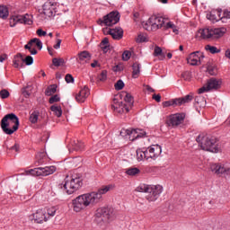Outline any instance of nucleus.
I'll use <instances>...</instances> for the list:
<instances>
[{"label": "nucleus", "mask_w": 230, "mask_h": 230, "mask_svg": "<svg viewBox=\"0 0 230 230\" xmlns=\"http://www.w3.org/2000/svg\"><path fill=\"white\" fill-rule=\"evenodd\" d=\"M111 190H114V185H103L97 191H93L85 194H82L73 199V209L75 213H80V211H84V209H87V208H94L96 204H100L102 200V196Z\"/></svg>", "instance_id": "obj_1"}, {"label": "nucleus", "mask_w": 230, "mask_h": 230, "mask_svg": "<svg viewBox=\"0 0 230 230\" xmlns=\"http://www.w3.org/2000/svg\"><path fill=\"white\" fill-rule=\"evenodd\" d=\"M197 143H199V146L202 150L206 152H212V154H218L220 151V147H218V139L215 137L205 136L204 134H200L196 138Z\"/></svg>", "instance_id": "obj_2"}, {"label": "nucleus", "mask_w": 230, "mask_h": 230, "mask_svg": "<svg viewBox=\"0 0 230 230\" xmlns=\"http://www.w3.org/2000/svg\"><path fill=\"white\" fill-rule=\"evenodd\" d=\"M1 128L7 136H12L13 132L19 130V117L15 113L5 115L1 120Z\"/></svg>", "instance_id": "obj_3"}, {"label": "nucleus", "mask_w": 230, "mask_h": 230, "mask_svg": "<svg viewBox=\"0 0 230 230\" xmlns=\"http://www.w3.org/2000/svg\"><path fill=\"white\" fill-rule=\"evenodd\" d=\"M137 191H140L141 193H146V199L148 202H155L159 199L161 193H163V186L156 185H140L137 188Z\"/></svg>", "instance_id": "obj_4"}, {"label": "nucleus", "mask_w": 230, "mask_h": 230, "mask_svg": "<svg viewBox=\"0 0 230 230\" xmlns=\"http://www.w3.org/2000/svg\"><path fill=\"white\" fill-rule=\"evenodd\" d=\"M227 31L226 28H217V29H199L196 34V39L199 40H208V39H220L224 37V34Z\"/></svg>", "instance_id": "obj_5"}, {"label": "nucleus", "mask_w": 230, "mask_h": 230, "mask_svg": "<svg viewBox=\"0 0 230 230\" xmlns=\"http://www.w3.org/2000/svg\"><path fill=\"white\" fill-rule=\"evenodd\" d=\"M84 182L80 177H72L66 176L65 178V183L59 184V188L64 189L67 195H73L75 191H78L82 188Z\"/></svg>", "instance_id": "obj_6"}, {"label": "nucleus", "mask_w": 230, "mask_h": 230, "mask_svg": "<svg viewBox=\"0 0 230 230\" xmlns=\"http://www.w3.org/2000/svg\"><path fill=\"white\" fill-rule=\"evenodd\" d=\"M57 172V167L46 166L31 169L25 172V175H32L33 177H48V175H53Z\"/></svg>", "instance_id": "obj_7"}, {"label": "nucleus", "mask_w": 230, "mask_h": 230, "mask_svg": "<svg viewBox=\"0 0 230 230\" xmlns=\"http://www.w3.org/2000/svg\"><path fill=\"white\" fill-rule=\"evenodd\" d=\"M166 25V19L162 16L153 15L151 16L147 22L144 25L145 30H148V26H151L153 31H157L160 28H164Z\"/></svg>", "instance_id": "obj_8"}, {"label": "nucleus", "mask_w": 230, "mask_h": 230, "mask_svg": "<svg viewBox=\"0 0 230 230\" xmlns=\"http://www.w3.org/2000/svg\"><path fill=\"white\" fill-rule=\"evenodd\" d=\"M222 85V81L215 77L208 80L207 84L198 90L199 94H203V93H208V91H217L220 89Z\"/></svg>", "instance_id": "obj_9"}, {"label": "nucleus", "mask_w": 230, "mask_h": 230, "mask_svg": "<svg viewBox=\"0 0 230 230\" xmlns=\"http://www.w3.org/2000/svg\"><path fill=\"white\" fill-rule=\"evenodd\" d=\"M15 24H33V21L31 20V15L25 14V15H14L11 18L10 26L13 28Z\"/></svg>", "instance_id": "obj_10"}, {"label": "nucleus", "mask_w": 230, "mask_h": 230, "mask_svg": "<svg viewBox=\"0 0 230 230\" xmlns=\"http://www.w3.org/2000/svg\"><path fill=\"white\" fill-rule=\"evenodd\" d=\"M184 118H186L184 113L172 114L168 118L167 125L168 127H172L175 128V127H179V125H181V123L184 122Z\"/></svg>", "instance_id": "obj_11"}, {"label": "nucleus", "mask_w": 230, "mask_h": 230, "mask_svg": "<svg viewBox=\"0 0 230 230\" xmlns=\"http://www.w3.org/2000/svg\"><path fill=\"white\" fill-rule=\"evenodd\" d=\"M29 218L30 220H33L35 224H42L43 222H48L49 217L46 216V209L39 208Z\"/></svg>", "instance_id": "obj_12"}, {"label": "nucleus", "mask_w": 230, "mask_h": 230, "mask_svg": "<svg viewBox=\"0 0 230 230\" xmlns=\"http://www.w3.org/2000/svg\"><path fill=\"white\" fill-rule=\"evenodd\" d=\"M119 22V13L118 11H112L104 16L105 26H114Z\"/></svg>", "instance_id": "obj_13"}, {"label": "nucleus", "mask_w": 230, "mask_h": 230, "mask_svg": "<svg viewBox=\"0 0 230 230\" xmlns=\"http://www.w3.org/2000/svg\"><path fill=\"white\" fill-rule=\"evenodd\" d=\"M204 58V54L200 51H195L190 54L187 58L188 64L190 66H199V64H202V60Z\"/></svg>", "instance_id": "obj_14"}, {"label": "nucleus", "mask_w": 230, "mask_h": 230, "mask_svg": "<svg viewBox=\"0 0 230 230\" xmlns=\"http://www.w3.org/2000/svg\"><path fill=\"white\" fill-rule=\"evenodd\" d=\"M210 170L217 175H230V168L221 164H213Z\"/></svg>", "instance_id": "obj_15"}, {"label": "nucleus", "mask_w": 230, "mask_h": 230, "mask_svg": "<svg viewBox=\"0 0 230 230\" xmlns=\"http://www.w3.org/2000/svg\"><path fill=\"white\" fill-rule=\"evenodd\" d=\"M112 212L109 209V208H100L96 210L95 217L96 218H101L102 222H107V220H111V217Z\"/></svg>", "instance_id": "obj_16"}, {"label": "nucleus", "mask_w": 230, "mask_h": 230, "mask_svg": "<svg viewBox=\"0 0 230 230\" xmlns=\"http://www.w3.org/2000/svg\"><path fill=\"white\" fill-rule=\"evenodd\" d=\"M92 58L91 53L87 50L81 51L77 54L76 62L77 64H89L90 60Z\"/></svg>", "instance_id": "obj_17"}, {"label": "nucleus", "mask_w": 230, "mask_h": 230, "mask_svg": "<svg viewBox=\"0 0 230 230\" xmlns=\"http://www.w3.org/2000/svg\"><path fill=\"white\" fill-rule=\"evenodd\" d=\"M207 19L208 21H212V22H218V21H222L224 17H222V9L212 10L208 14H207Z\"/></svg>", "instance_id": "obj_18"}, {"label": "nucleus", "mask_w": 230, "mask_h": 230, "mask_svg": "<svg viewBox=\"0 0 230 230\" xmlns=\"http://www.w3.org/2000/svg\"><path fill=\"white\" fill-rule=\"evenodd\" d=\"M106 33L107 35H111L114 40H121V39H123V29L120 27L109 29Z\"/></svg>", "instance_id": "obj_19"}, {"label": "nucleus", "mask_w": 230, "mask_h": 230, "mask_svg": "<svg viewBox=\"0 0 230 230\" xmlns=\"http://www.w3.org/2000/svg\"><path fill=\"white\" fill-rule=\"evenodd\" d=\"M90 94H91V93L89 92V87L84 86V89H82L78 93V94L75 95V100L79 103H84V102H85V100H87V98L89 97Z\"/></svg>", "instance_id": "obj_20"}, {"label": "nucleus", "mask_w": 230, "mask_h": 230, "mask_svg": "<svg viewBox=\"0 0 230 230\" xmlns=\"http://www.w3.org/2000/svg\"><path fill=\"white\" fill-rule=\"evenodd\" d=\"M148 148H149L150 157L154 161H155V159H157V157H159V155H161V153L163 152V149H162L161 146H159V145H153V146H149Z\"/></svg>", "instance_id": "obj_21"}, {"label": "nucleus", "mask_w": 230, "mask_h": 230, "mask_svg": "<svg viewBox=\"0 0 230 230\" xmlns=\"http://www.w3.org/2000/svg\"><path fill=\"white\" fill-rule=\"evenodd\" d=\"M43 13L46 17H53L55 15V4L51 2H46L43 5Z\"/></svg>", "instance_id": "obj_22"}, {"label": "nucleus", "mask_w": 230, "mask_h": 230, "mask_svg": "<svg viewBox=\"0 0 230 230\" xmlns=\"http://www.w3.org/2000/svg\"><path fill=\"white\" fill-rule=\"evenodd\" d=\"M13 66L16 69H19V67H24V57L22 56V54L18 53L13 57Z\"/></svg>", "instance_id": "obj_23"}, {"label": "nucleus", "mask_w": 230, "mask_h": 230, "mask_svg": "<svg viewBox=\"0 0 230 230\" xmlns=\"http://www.w3.org/2000/svg\"><path fill=\"white\" fill-rule=\"evenodd\" d=\"M123 103L126 106V112H130V109L134 107V97L130 93H126Z\"/></svg>", "instance_id": "obj_24"}, {"label": "nucleus", "mask_w": 230, "mask_h": 230, "mask_svg": "<svg viewBox=\"0 0 230 230\" xmlns=\"http://www.w3.org/2000/svg\"><path fill=\"white\" fill-rule=\"evenodd\" d=\"M84 148L85 145L84 144V142L80 140H74L72 143V149L70 150V152H82L84 150Z\"/></svg>", "instance_id": "obj_25"}, {"label": "nucleus", "mask_w": 230, "mask_h": 230, "mask_svg": "<svg viewBox=\"0 0 230 230\" xmlns=\"http://www.w3.org/2000/svg\"><path fill=\"white\" fill-rule=\"evenodd\" d=\"M177 102H178V107H181V105H184L185 103H190V102L193 101V93L185 95L184 97L181 98H176Z\"/></svg>", "instance_id": "obj_26"}, {"label": "nucleus", "mask_w": 230, "mask_h": 230, "mask_svg": "<svg viewBox=\"0 0 230 230\" xmlns=\"http://www.w3.org/2000/svg\"><path fill=\"white\" fill-rule=\"evenodd\" d=\"M114 111L119 114H123V112H127V106L123 103V102L116 103L114 106Z\"/></svg>", "instance_id": "obj_27"}, {"label": "nucleus", "mask_w": 230, "mask_h": 230, "mask_svg": "<svg viewBox=\"0 0 230 230\" xmlns=\"http://www.w3.org/2000/svg\"><path fill=\"white\" fill-rule=\"evenodd\" d=\"M133 72H132V76L133 78H137L139 76V73H141V66L139 63H134L132 66Z\"/></svg>", "instance_id": "obj_28"}, {"label": "nucleus", "mask_w": 230, "mask_h": 230, "mask_svg": "<svg viewBox=\"0 0 230 230\" xmlns=\"http://www.w3.org/2000/svg\"><path fill=\"white\" fill-rule=\"evenodd\" d=\"M110 46L111 45H109V38H104L100 43V48L104 53H107L109 51Z\"/></svg>", "instance_id": "obj_29"}, {"label": "nucleus", "mask_w": 230, "mask_h": 230, "mask_svg": "<svg viewBox=\"0 0 230 230\" xmlns=\"http://www.w3.org/2000/svg\"><path fill=\"white\" fill-rule=\"evenodd\" d=\"M57 93V84H50L45 91L46 96H53Z\"/></svg>", "instance_id": "obj_30"}, {"label": "nucleus", "mask_w": 230, "mask_h": 230, "mask_svg": "<svg viewBox=\"0 0 230 230\" xmlns=\"http://www.w3.org/2000/svg\"><path fill=\"white\" fill-rule=\"evenodd\" d=\"M9 12L8 7L5 5H0V18L1 19H8Z\"/></svg>", "instance_id": "obj_31"}, {"label": "nucleus", "mask_w": 230, "mask_h": 230, "mask_svg": "<svg viewBox=\"0 0 230 230\" xmlns=\"http://www.w3.org/2000/svg\"><path fill=\"white\" fill-rule=\"evenodd\" d=\"M50 111H52V112H54V114L58 117L60 118V116H62V107L58 106V105H52L50 107Z\"/></svg>", "instance_id": "obj_32"}, {"label": "nucleus", "mask_w": 230, "mask_h": 230, "mask_svg": "<svg viewBox=\"0 0 230 230\" xmlns=\"http://www.w3.org/2000/svg\"><path fill=\"white\" fill-rule=\"evenodd\" d=\"M52 64L55 67H60V66H64L66 64V60L62 58H54L52 59Z\"/></svg>", "instance_id": "obj_33"}, {"label": "nucleus", "mask_w": 230, "mask_h": 230, "mask_svg": "<svg viewBox=\"0 0 230 230\" xmlns=\"http://www.w3.org/2000/svg\"><path fill=\"white\" fill-rule=\"evenodd\" d=\"M31 89H33V86L27 85L26 87L22 89V93L25 98H30L31 96Z\"/></svg>", "instance_id": "obj_34"}, {"label": "nucleus", "mask_w": 230, "mask_h": 230, "mask_svg": "<svg viewBox=\"0 0 230 230\" xmlns=\"http://www.w3.org/2000/svg\"><path fill=\"white\" fill-rule=\"evenodd\" d=\"M163 107H179V104L177 102V98L164 102Z\"/></svg>", "instance_id": "obj_35"}, {"label": "nucleus", "mask_w": 230, "mask_h": 230, "mask_svg": "<svg viewBox=\"0 0 230 230\" xmlns=\"http://www.w3.org/2000/svg\"><path fill=\"white\" fill-rule=\"evenodd\" d=\"M154 56L155 57H161V60H164L165 58V55L163 52V49H161L160 47H155V51H154Z\"/></svg>", "instance_id": "obj_36"}, {"label": "nucleus", "mask_w": 230, "mask_h": 230, "mask_svg": "<svg viewBox=\"0 0 230 230\" xmlns=\"http://www.w3.org/2000/svg\"><path fill=\"white\" fill-rule=\"evenodd\" d=\"M205 49L206 51H209V53H211L212 55H215L216 53H220V49L211 45H206Z\"/></svg>", "instance_id": "obj_37"}, {"label": "nucleus", "mask_w": 230, "mask_h": 230, "mask_svg": "<svg viewBox=\"0 0 230 230\" xmlns=\"http://www.w3.org/2000/svg\"><path fill=\"white\" fill-rule=\"evenodd\" d=\"M172 29L173 33H176V35L179 33V30H177V26L173 24L172 22H168L164 25V30Z\"/></svg>", "instance_id": "obj_38"}, {"label": "nucleus", "mask_w": 230, "mask_h": 230, "mask_svg": "<svg viewBox=\"0 0 230 230\" xmlns=\"http://www.w3.org/2000/svg\"><path fill=\"white\" fill-rule=\"evenodd\" d=\"M141 171L137 167L129 168L126 171L127 175H130L134 177V175H137Z\"/></svg>", "instance_id": "obj_39"}, {"label": "nucleus", "mask_w": 230, "mask_h": 230, "mask_svg": "<svg viewBox=\"0 0 230 230\" xmlns=\"http://www.w3.org/2000/svg\"><path fill=\"white\" fill-rule=\"evenodd\" d=\"M4 146L7 150H11V152H19L21 146H19V144L15 143L13 146H9L6 142L4 143Z\"/></svg>", "instance_id": "obj_40"}, {"label": "nucleus", "mask_w": 230, "mask_h": 230, "mask_svg": "<svg viewBox=\"0 0 230 230\" xmlns=\"http://www.w3.org/2000/svg\"><path fill=\"white\" fill-rule=\"evenodd\" d=\"M137 161H144V159L146 160L145 151L137 149Z\"/></svg>", "instance_id": "obj_41"}, {"label": "nucleus", "mask_w": 230, "mask_h": 230, "mask_svg": "<svg viewBox=\"0 0 230 230\" xmlns=\"http://www.w3.org/2000/svg\"><path fill=\"white\" fill-rule=\"evenodd\" d=\"M31 123H37L39 121V111H33L30 116Z\"/></svg>", "instance_id": "obj_42"}, {"label": "nucleus", "mask_w": 230, "mask_h": 230, "mask_svg": "<svg viewBox=\"0 0 230 230\" xmlns=\"http://www.w3.org/2000/svg\"><path fill=\"white\" fill-rule=\"evenodd\" d=\"M207 71H208V75H211L212 76L217 75V67H216V66H211V65H208V66H207Z\"/></svg>", "instance_id": "obj_43"}, {"label": "nucleus", "mask_w": 230, "mask_h": 230, "mask_svg": "<svg viewBox=\"0 0 230 230\" xmlns=\"http://www.w3.org/2000/svg\"><path fill=\"white\" fill-rule=\"evenodd\" d=\"M107 80V70H102L97 77V82H105Z\"/></svg>", "instance_id": "obj_44"}, {"label": "nucleus", "mask_w": 230, "mask_h": 230, "mask_svg": "<svg viewBox=\"0 0 230 230\" xmlns=\"http://www.w3.org/2000/svg\"><path fill=\"white\" fill-rule=\"evenodd\" d=\"M30 44H36V46L39 49H42V41H40V40H39L37 38L31 40Z\"/></svg>", "instance_id": "obj_45"}, {"label": "nucleus", "mask_w": 230, "mask_h": 230, "mask_svg": "<svg viewBox=\"0 0 230 230\" xmlns=\"http://www.w3.org/2000/svg\"><path fill=\"white\" fill-rule=\"evenodd\" d=\"M137 42H148V37H146V34H138L137 40Z\"/></svg>", "instance_id": "obj_46"}, {"label": "nucleus", "mask_w": 230, "mask_h": 230, "mask_svg": "<svg viewBox=\"0 0 230 230\" xmlns=\"http://www.w3.org/2000/svg\"><path fill=\"white\" fill-rule=\"evenodd\" d=\"M114 87L116 89V91H121V89H123V87H125V83H123V80L119 79V81H117Z\"/></svg>", "instance_id": "obj_47"}, {"label": "nucleus", "mask_w": 230, "mask_h": 230, "mask_svg": "<svg viewBox=\"0 0 230 230\" xmlns=\"http://www.w3.org/2000/svg\"><path fill=\"white\" fill-rule=\"evenodd\" d=\"M31 46H32V44H30V41H29L28 44H26L24 46V49H28L30 51L31 55H37V49H32Z\"/></svg>", "instance_id": "obj_48"}, {"label": "nucleus", "mask_w": 230, "mask_h": 230, "mask_svg": "<svg viewBox=\"0 0 230 230\" xmlns=\"http://www.w3.org/2000/svg\"><path fill=\"white\" fill-rule=\"evenodd\" d=\"M10 97V92H8V90L6 89H3L2 91H0V98H2V100H6V98Z\"/></svg>", "instance_id": "obj_49"}, {"label": "nucleus", "mask_w": 230, "mask_h": 230, "mask_svg": "<svg viewBox=\"0 0 230 230\" xmlns=\"http://www.w3.org/2000/svg\"><path fill=\"white\" fill-rule=\"evenodd\" d=\"M130 134H136V131H130V129H121L120 136L122 137H127V136L130 137Z\"/></svg>", "instance_id": "obj_50"}, {"label": "nucleus", "mask_w": 230, "mask_h": 230, "mask_svg": "<svg viewBox=\"0 0 230 230\" xmlns=\"http://www.w3.org/2000/svg\"><path fill=\"white\" fill-rule=\"evenodd\" d=\"M23 64H25V66H31V64H33V57L27 56L23 58Z\"/></svg>", "instance_id": "obj_51"}, {"label": "nucleus", "mask_w": 230, "mask_h": 230, "mask_svg": "<svg viewBox=\"0 0 230 230\" xmlns=\"http://www.w3.org/2000/svg\"><path fill=\"white\" fill-rule=\"evenodd\" d=\"M58 102H60V97L58 96V94L51 96L49 100V103L50 104L57 103Z\"/></svg>", "instance_id": "obj_52"}, {"label": "nucleus", "mask_w": 230, "mask_h": 230, "mask_svg": "<svg viewBox=\"0 0 230 230\" xmlns=\"http://www.w3.org/2000/svg\"><path fill=\"white\" fill-rule=\"evenodd\" d=\"M130 132H135V133H129V139L131 141H135V139L139 138V137H136V136H137V129H131Z\"/></svg>", "instance_id": "obj_53"}, {"label": "nucleus", "mask_w": 230, "mask_h": 230, "mask_svg": "<svg viewBox=\"0 0 230 230\" xmlns=\"http://www.w3.org/2000/svg\"><path fill=\"white\" fill-rule=\"evenodd\" d=\"M181 77L184 79V80H191V73L189 72V71H185L181 74Z\"/></svg>", "instance_id": "obj_54"}, {"label": "nucleus", "mask_w": 230, "mask_h": 230, "mask_svg": "<svg viewBox=\"0 0 230 230\" xmlns=\"http://www.w3.org/2000/svg\"><path fill=\"white\" fill-rule=\"evenodd\" d=\"M129 59H130V51L128 50L124 51L122 54V60L127 62V60H129Z\"/></svg>", "instance_id": "obj_55"}, {"label": "nucleus", "mask_w": 230, "mask_h": 230, "mask_svg": "<svg viewBox=\"0 0 230 230\" xmlns=\"http://www.w3.org/2000/svg\"><path fill=\"white\" fill-rule=\"evenodd\" d=\"M55 213H57V208L51 207L48 209V216L49 217H55Z\"/></svg>", "instance_id": "obj_56"}, {"label": "nucleus", "mask_w": 230, "mask_h": 230, "mask_svg": "<svg viewBox=\"0 0 230 230\" xmlns=\"http://www.w3.org/2000/svg\"><path fill=\"white\" fill-rule=\"evenodd\" d=\"M65 80H66V84H73V82H75V78L70 74H67L66 75Z\"/></svg>", "instance_id": "obj_57"}, {"label": "nucleus", "mask_w": 230, "mask_h": 230, "mask_svg": "<svg viewBox=\"0 0 230 230\" xmlns=\"http://www.w3.org/2000/svg\"><path fill=\"white\" fill-rule=\"evenodd\" d=\"M44 157H46V154L45 153H39L37 155L38 163L40 164H42V163H43L42 159H44Z\"/></svg>", "instance_id": "obj_58"}, {"label": "nucleus", "mask_w": 230, "mask_h": 230, "mask_svg": "<svg viewBox=\"0 0 230 230\" xmlns=\"http://www.w3.org/2000/svg\"><path fill=\"white\" fill-rule=\"evenodd\" d=\"M112 71H114V73L123 71V65L121 64L116 65L115 66L112 67Z\"/></svg>", "instance_id": "obj_59"}, {"label": "nucleus", "mask_w": 230, "mask_h": 230, "mask_svg": "<svg viewBox=\"0 0 230 230\" xmlns=\"http://www.w3.org/2000/svg\"><path fill=\"white\" fill-rule=\"evenodd\" d=\"M137 134L136 136V137H146V132L143 131L141 129H137Z\"/></svg>", "instance_id": "obj_60"}, {"label": "nucleus", "mask_w": 230, "mask_h": 230, "mask_svg": "<svg viewBox=\"0 0 230 230\" xmlns=\"http://www.w3.org/2000/svg\"><path fill=\"white\" fill-rule=\"evenodd\" d=\"M146 155V161H150L152 159V156H150V149L147 147L145 151Z\"/></svg>", "instance_id": "obj_61"}, {"label": "nucleus", "mask_w": 230, "mask_h": 230, "mask_svg": "<svg viewBox=\"0 0 230 230\" xmlns=\"http://www.w3.org/2000/svg\"><path fill=\"white\" fill-rule=\"evenodd\" d=\"M195 103H197V105H200V103H202V102H204V97L201 96H196L194 99Z\"/></svg>", "instance_id": "obj_62"}, {"label": "nucleus", "mask_w": 230, "mask_h": 230, "mask_svg": "<svg viewBox=\"0 0 230 230\" xmlns=\"http://www.w3.org/2000/svg\"><path fill=\"white\" fill-rule=\"evenodd\" d=\"M47 34L48 33L45 31H43L42 29H39L37 31V35H39V37H46Z\"/></svg>", "instance_id": "obj_63"}, {"label": "nucleus", "mask_w": 230, "mask_h": 230, "mask_svg": "<svg viewBox=\"0 0 230 230\" xmlns=\"http://www.w3.org/2000/svg\"><path fill=\"white\" fill-rule=\"evenodd\" d=\"M223 19H230V11L228 10H225L224 13H223Z\"/></svg>", "instance_id": "obj_64"}]
</instances>
